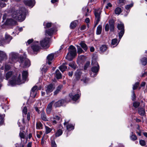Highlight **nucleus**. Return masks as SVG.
I'll return each instance as SVG.
<instances>
[{
    "label": "nucleus",
    "mask_w": 147,
    "mask_h": 147,
    "mask_svg": "<svg viewBox=\"0 0 147 147\" xmlns=\"http://www.w3.org/2000/svg\"><path fill=\"white\" fill-rule=\"evenodd\" d=\"M28 75V72L26 71H23L22 73V80L21 79V75L20 74L17 77L13 76L12 79L9 81L10 84L13 85L16 84L20 85L24 83L26 81Z\"/></svg>",
    "instance_id": "1"
},
{
    "label": "nucleus",
    "mask_w": 147,
    "mask_h": 147,
    "mask_svg": "<svg viewBox=\"0 0 147 147\" xmlns=\"http://www.w3.org/2000/svg\"><path fill=\"white\" fill-rule=\"evenodd\" d=\"M24 10V8L22 7L14 11L12 14V18L20 22L23 21L26 17Z\"/></svg>",
    "instance_id": "2"
},
{
    "label": "nucleus",
    "mask_w": 147,
    "mask_h": 147,
    "mask_svg": "<svg viewBox=\"0 0 147 147\" xmlns=\"http://www.w3.org/2000/svg\"><path fill=\"white\" fill-rule=\"evenodd\" d=\"M69 49L70 50L67 53L65 58L69 61H71L72 60L73 58L76 55V50L75 47L72 45L70 46Z\"/></svg>",
    "instance_id": "3"
},
{
    "label": "nucleus",
    "mask_w": 147,
    "mask_h": 147,
    "mask_svg": "<svg viewBox=\"0 0 147 147\" xmlns=\"http://www.w3.org/2000/svg\"><path fill=\"white\" fill-rule=\"evenodd\" d=\"M101 11L99 9H95L94 11V14L95 17L94 27L95 28L100 21V14Z\"/></svg>",
    "instance_id": "4"
},
{
    "label": "nucleus",
    "mask_w": 147,
    "mask_h": 147,
    "mask_svg": "<svg viewBox=\"0 0 147 147\" xmlns=\"http://www.w3.org/2000/svg\"><path fill=\"white\" fill-rule=\"evenodd\" d=\"M70 100L69 99L68 97H66L64 99H62L58 100V101L54 102L53 106L55 108L59 107L62 106L63 104L69 102Z\"/></svg>",
    "instance_id": "5"
},
{
    "label": "nucleus",
    "mask_w": 147,
    "mask_h": 147,
    "mask_svg": "<svg viewBox=\"0 0 147 147\" xmlns=\"http://www.w3.org/2000/svg\"><path fill=\"white\" fill-rule=\"evenodd\" d=\"M19 59L21 65H23L24 67H28L30 66V61L28 59L26 58L25 56H20Z\"/></svg>",
    "instance_id": "6"
},
{
    "label": "nucleus",
    "mask_w": 147,
    "mask_h": 147,
    "mask_svg": "<svg viewBox=\"0 0 147 147\" xmlns=\"http://www.w3.org/2000/svg\"><path fill=\"white\" fill-rule=\"evenodd\" d=\"M117 28L118 29V32L119 39L120 40L124 33V26L123 24L121 23L118 24L117 25Z\"/></svg>",
    "instance_id": "7"
},
{
    "label": "nucleus",
    "mask_w": 147,
    "mask_h": 147,
    "mask_svg": "<svg viewBox=\"0 0 147 147\" xmlns=\"http://www.w3.org/2000/svg\"><path fill=\"white\" fill-rule=\"evenodd\" d=\"M92 64L94 65H97V66L93 67L91 68L92 71L97 74L99 69V67L98 64L95 60H93L92 61Z\"/></svg>",
    "instance_id": "8"
},
{
    "label": "nucleus",
    "mask_w": 147,
    "mask_h": 147,
    "mask_svg": "<svg viewBox=\"0 0 147 147\" xmlns=\"http://www.w3.org/2000/svg\"><path fill=\"white\" fill-rule=\"evenodd\" d=\"M55 88L54 84H51L46 87L45 91L47 94L52 92Z\"/></svg>",
    "instance_id": "9"
},
{
    "label": "nucleus",
    "mask_w": 147,
    "mask_h": 147,
    "mask_svg": "<svg viewBox=\"0 0 147 147\" xmlns=\"http://www.w3.org/2000/svg\"><path fill=\"white\" fill-rule=\"evenodd\" d=\"M31 48L33 52H37L39 51L40 49V47L39 45L38 42H34L32 45Z\"/></svg>",
    "instance_id": "10"
},
{
    "label": "nucleus",
    "mask_w": 147,
    "mask_h": 147,
    "mask_svg": "<svg viewBox=\"0 0 147 147\" xmlns=\"http://www.w3.org/2000/svg\"><path fill=\"white\" fill-rule=\"evenodd\" d=\"M50 38H45L44 40L40 41L41 46L42 47H46L48 45L49 42Z\"/></svg>",
    "instance_id": "11"
},
{
    "label": "nucleus",
    "mask_w": 147,
    "mask_h": 147,
    "mask_svg": "<svg viewBox=\"0 0 147 147\" xmlns=\"http://www.w3.org/2000/svg\"><path fill=\"white\" fill-rule=\"evenodd\" d=\"M55 102V101L54 100H53L50 102L48 105L46 109V113L48 115H49L51 113L53 105L54 103Z\"/></svg>",
    "instance_id": "12"
},
{
    "label": "nucleus",
    "mask_w": 147,
    "mask_h": 147,
    "mask_svg": "<svg viewBox=\"0 0 147 147\" xmlns=\"http://www.w3.org/2000/svg\"><path fill=\"white\" fill-rule=\"evenodd\" d=\"M82 74V72L81 70H77L75 74V78L74 79V80L75 81H79L80 79Z\"/></svg>",
    "instance_id": "13"
},
{
    "label": "nucleus",
    "mask_w": 147,
    "mask_h": 147,
    "mask_svg": "<svg viewBox=\"0 0 147 147\" xmlns=\"http://www.w3.org/2000/svg\"><path fill=\"white\" fill-rule=\"evenodd\" d=\"M24 3L26 5L33 7L35 4L34 0H26L24 1Z\"/></svg>",
    "instance_id": "14"
},
{
    "label": "nucleus",
    "mask_w": 147,
    "mask_h": 147,
    "mask_svg": "<svg viewBox=\"0 0 147 147\" xmlns=\"http://www.w3.org/2000/svg\"><path fill=\"white\" fill-rule=\"evenodd\" d=\"M64 125H66L67 129L69 131L73 130L74 128V126L73 125L71 124H69L68 122H65L64 123Z\"/></svg>",
    "instance_id": "15"
},
{
    "label": "nucleus",
    "mask_w": 147,
    "mask_h": 147,
    "mask_svg": "<svg viewBox=\"0 0 147 147\" xmlns=\"http://www.w3.org/2000/svg\"><path fill=\"white\" fill-rule=\"evenodd\" d=\"M12 39V37L9 35L6 34L5 35V39H4L6 44H8Z\"/></svg>",
    "instance_id": "16"
},
{
    "label": "nucleus",
    "mask_w": 147,
    "mask_h": 147,
    "mask_svg": "<svg viewBox=\"0 0 147 147\" xmlns=\"http://www.w3.org/2000/svg\"><path fill=\"white\" fill-rule=\"evenodd\" d=\"M69 96L71 98V99L74 101H76L80 97L79 94H75L73 95L72 93H71L69 94Z\"/></svg>",
    "instance_id": "17"
},
{
    "label": "nucleus",
    "mask_w": 147,
    "mask_h": 147,
    "mask_svg": "<svg viewBox=\"0 0 147 147\" xmlns=\"http://www.w3.org/2000/svg\"><path fill=\"white\" fill-rule=\"evenodd\" d=\"M54 57V54L53 53H51L48 55L47 57V63L49 65L51 64V61L53 59Z\"/></svg>",
    "instance_id": "18"
},
{
    "label": "nucleus",
    "mask_w": 147,
    "mask_h": 147,
    "mask_svg": "<svg viewBox=\"0 0 147 147\" xmlns=\"http://www.w3.org/2000/svg\"><path fill=\"white\" fill-rule=\"evenodd\" d=\"M110 26V30L111 32H113L114 30L115 22L113 20H111L109 22Z\"/></svg>",
    "instance_id": "19"
},
{
    "label": "nucleus",
    "mask_w": 147,
    "mask_h": 147,
    "mask_svg": "<svg viewBox=\"0 0 147 147\" xmlns=\"http://www.w3.org/2000/svg\"><path fill=\"white\" fill-rule=\"evenodd\" d=\"M40 117L41 119L43 121H48L46 114L44 110H42L41 111Z\"/></svg>",
    "instance_id": "20"
},
{
    "label": "nucleus",
    "mask_w": 147,
    "mask_h": 147,
    "mask_svg": "<svg viewBox=\"0 0 147 147\" xmlns=\"http://www.w3.org/2000/svg\"><path fill=\"white\" fill-rule=\"evenodd\" d=\"M11 59L13 62H16L18 60V55L16 54L13 53L11 54Z\"/></svg>",
    "instance_id": "21"
},
{
    "label": "nucleus",
    "mask_w": 147,
    "mask_h": 147,
    "mask_svg": "<svg viewBox=\"0 0 147 147\" xmlns=\"http://www.w3.org/2000/svg\"><path fill=\"white\" fill-rule=\"evenodd\" d=\"M54 30L53 28H51L46 30L45 31V34L46 35H48L50 36H51L53 34Z\"/></svg>",
    "instance_id": "22"
},
{
    "label": "nucleus",
    "mask_w": 147,
    "mask_h": 147,
    "mask_svg": "<svg viewBox=\"0 0 147 147\" xmlns=\"http://www.w3.org/2000/svg\"><path fill=\"white\" fill-rule=\"evenodd\" d=\"M63 86L62 84L59 85L56 88V90L54 92V95H57L60 91L63 88Z\"/></svg>",
    "instance_id": "23"
},
{
    "label": "nucleus",
    "mask_w": 147,
    "mask_h": 147,
    "mask_svg": "<svg viewBox=\"0 0 147 147\" xmlns=\"http://www.w3.org/2000/svg\"><path fill=\"white\" fill-rule=\"evenodd\" d=\"M55 75V77L57 79H60L62 78L61 74L58 69L56 70Z\"/></svg>",
    "instance_id": "24"
},
{
    "label": "nucleus",
    "mask_w": 147,
    "mask_h": 147,
    "mask_svg": "<svg viewBox=\"0 0 147 147\" xmlns=\"http://www.w3.org/2000/svg\"><path fill=\"white\" fill-rule=\"evenodd\" d=\"M79 45H80L82 48L85 51H87L88 49V47L85 43L83 42H81L79 44Z\"/></svg>",
    "instance_id": "25"
},
{
    "label": "nucleus",
    "mask_w": 147,
    "mask_h": 147,
    "mask_svg": "<svg viewBox=\"0 0 147 147\" xmlns=\"http://www.w3.org/2000/svg\"><path fill=\"white\" fill-rule=\"evenodd\" d=\"M138 112L139 114L141 116H143L145 113V110L143 108H138Z\"/></svg>",
    "instance_id": "26"
},
{
    "label": "nucleus",
    "mask_w": 147,
    "mask_h": 147,
    "mask_svg": "<svg viewBox=\"0 0 147 147\" xmlns=\"http://www.w3.org/2000/svg\"><path fill=\"white\" fill-rule=\"evenodd\" d=\"M78 21L77 20L74 21L71 23L70 25V28L71 29L74 28L77 25V23Z\"/></svg>",
    "instance_id": "27"
},
{
    "label": "nucleus",
    "mask_w": 147,
    "mask_h": 147,
    "mask_svg": "<svg viewBox=\"0 0 147 147\" xmlns=\"http://www.w3.org/2000/svg\"><path fill=\"white\" fill-rule=\"evenodd\" d=\"M108 48V47L106 45H102L100 48V51L102 53L104 52Z\"/></svg>",
    "instance_id": "28"
},
{
    "label": "nucleus",
    "mask_w": 147,
    "mask_h": 147,
    "mask_svg": "<svg viewBox=\"0 0 147 147\" xmlns=\"http://www.w3.org/2000/svg\"><path fill=\"white\" fill-rule=\"evenodd\" d=\"M102 26L101 25H99L97 27L96 34L97 35L101 34L102 32Z\"/></svg>",
    "instance_id": "29"
},
{
    "label": "nucleus",
    "mask_w": 147,
    "mask_h": 147,
    "mask_svg": "<svg viewBox=\"0 0 147 147\" xmlns=\"http://www.w3.org/2000/svg\"><path fill=\"white\" fill-rule=\"evenodd\" d=\"M59 69L63 72L67 69V67L65 65V64L63 63L59 67Z\"/></svg>",
    "instance_id": "30"
},
{
    "label": "nucleus",
    "mask_w": 147,
    "mask_h": 147,
    "mask_svg": "<svg viewBox=\"0 0 147 147\" xmlns=\"http://www.w3.org/2000/svg\"><path fill=\"white\" fill-rule=\"evenodd\" d=\"M130 137L131 140L133 141H135L137 140V136L133 132H131V135Z\"/></svg>",
    "instance_id": "31"
},
{
    "label": "nucleus",
    "mask_w": 147,
    "mask_h": 147,
    "mask_svg": "<svg viewBox=\"0 0 147 147\" xmlns=\"http://www.w3.org/2000/svg\"><path fill=\"white\" fill-rule=\"evenodd\" d=\"M62 130L61 129H59L57 131L55 134V136L56 137H59L62 134Z\"/></svg>",
    "instance_id": "32"
},
{
    "label": "nucleus",
    "mask_w": 147,
    "mask_h": 147,
    "mask_svg": "<svg viewBox=\"0 0 147 147\" xmlns=\"http://www.w3.org/2000/svg\"><path fill=\"white\" fill-rule=\"evenodd\" d=\"M142 64L143 65H145L147 64V59L146 57H144L141 59Z\"/></svg>",
    "instance_id": "33"
},
{
    "label": "nucleus",
    "mask_w": 147,
    "mask_h": 147,
    "mask_svg": "<svg viewBox=\"0 0 147 147\" xmlns=\"http://www.w3.org/2000/svg\"><path fill=\"white\" fill-rule=\"evenodd\" d=\"M69 65L73 68L74 70H75L77 68V65L74 62H71L69 63Z\"/></svg>",
    "instance_id": "34"
},
{
    "label": "nucleus",
    "mask_w": 147,
    "mask_h": 147,
    "mask_svg": "<svg viewBox=\"0 0 147 147\" xmlns=\"http://www.w3.org/2000/svg\"><path fill=\"white\" fill-rule=\"evenodd\" d=\"M119 42L118 41V40L117 38H115L113 39L112 40L111 44L112 45H117Z\"/></svg>",
    "instance_id": "35"
},
{
    "label": "nucleus",
    "mask_w": 147,
    "mask_h": 147,
    "mask_svg": "<svg viewBox=\"0 0 147 147\" xmlns=\"http://www.w3.org/2000/svg\"><path fill=\"white\" fill-rule=\"evenodd\" d=\"M77 51L78 53L80 55V54L83 53H84V51L82 50V48L78 46L77 45Z\"/></svg>",
    "instance_id": "36"
},
{
    "label": "nucleus",
    "mask_w": 147,
    "mask_h": 147,
    "mask_svg": "<svg viewBox=\"0 0 147 147\" xmlns=\"http://www.w3.org/2000/svg\"><path fill=\"white\" fill-rule=\"evenodd\" d=\"M43 25L45 26V28L46 29L47 28H50L52 26V23L50 22L45 23L44 22V23Z\"/></svg>",
    "instance_id": "37"
},
{
    "label": "nucleus",
    "mask_w": 147,
    "mask_h": 147,
    "mask_svg": "<svg viewBox=\"0 0 147 147\" xmlns=\"http://www.w3.org/2000/svg\"><path fill=\"white\" fill-rule=\"evenodd\" d=\"M27 109L26 107H24L22 109V113L23 117H24V115H26L27 114Z\"/></svg>",
    "instance_id": "38"
},
{
    "label": "nucleus",
    "mask_w": 147,
    "mask_h": 147,
    "mask_svg": "<svg viewBox=\"0 0 147 147\" xmlns=\"http://www.w3.org/2000/svg\"><path fill=\"white\" fill-rule=\"evenodd\" d=\"M42 125L40 122H38L36 123V128L37 129H40L42 128Z\"/></svg>",
    "instance_id": "39"
},
{
    "label": "nucleus",
    "mask_w": 147,
    "mask_h": 147,
    "mask_svg": "<svg viewBox=\"0 0 147 147\" xmlns=\"http://www.w3.org/2000/svg\"><path fill=\"white\" fill-rule=\"evenodd\" d=\"M121 12V8L118 7L115 10V13L116 14H119Z\"/></svg>",
    "instance_id": "40"
},
{
    "label": "nucleus",
    "mask_w": 147,
    "mask_h": 147,
    "mask_svg": "<svg viewBox=\"0 0 147 147\" xmlns=\"http://www.w3.org/2000/svg\"><path fill=\"white\" fill-rule=\"evenodd\" d=\"M12 75V71H9L6 74V79L8 80Z\"/></svg>",
    "instance_id": "41"
},
{
    "label": "nucleus",
    "mask_w": 147,
    "mask_h": 147,
    "mask_svg": "<svg viewBox=\"0 0 147 147\" xmlns=\"http://www.w3.org/2000/svg\"><path fill=\"white\" fill-rule=\"evenodd\" d=\"M139 84V82H137L133 85V90H135L137 89V88L138 87Z\"/></svg>",
    "instance_id": "42"
},
{
    "label": "nucleus",
    "mask_w": 147,
    "mask_h": 147,
    "mask_svg": "<svg viewBox=\"0 0 147 147\" xmlns=\"http://www.w3.org/2000/svg\"><path fill=\"white\" fill-rule=\"evenodd\" d=\"M140 103L138 102L135 101L133 103V106L136 108H138L140 105Z\"/></svg>",
    "instance_id": "43"
},
{
    "label": "nucleus",
    "mask_w": 147,
    "mask_h": 147,
    "mask_svg": "<svg viewBox=\"0 0 147 147\" xmlns=\"http://www.w3.org/2000/svg\"><path fill=\"white\" fill-rule=\"evenodd\" d=\"M81 81H83L84 83H87L89 81V79L88 78H87L86 76H84L82 79L81 80Z\"/></svg>",
    "instance_id": "44"
},
{
    "label": "nucleus",
    "mask_w": 147,
    "mask_h": 147,
    "mask_svg": "<svg viewBox=\"0 0 147 147\" xmlns=\"http://www.w3.org/2000/svg\"><path fill=\"white\" fill-rule=\"evenodd\" d=\"M38 90V86H35L32 88L31 91L37 93V91Z\"/></svg>",
    "instance_id": "45"
},
{
    "label": "nucleus",
    "mask_w": 147,
    "mask_h": 147,
    "mask_svg": "<svg viewBox=\"0 0 147 147\" xmlns=\"http://www.w3.org/2000/svg\"><path fill=\"white\" fill-rule=\"evenodd\" d=\"M37 94V92H34L33 91H31L30 92V96L33 98H35Z\"/></svg>",
    "instance_id": "46"
},
{
    "label": "nucleus",
    "mask_w": 147,
    "mask_h": 147,
    "mask_svg": "<svg viewBox=\"0 0 147 147\" xmlns=\"http://www.w3.org/2000/svg\"><path fill=\"white\" fill-rule=\"evenodd\" d=\"M45 128L46 130V133L47 134L50 132L52 130L48 126H45Z\"/></svg>",
    "instance_id": "47"
},
{
    "label": "nucleus",
    "mask_w": 147,
    "mask_h": 147,
    "mask_svg": "<svg viewBox=\"0 0 147 147\" xmlns=\"http://www.w3.org/2000/svg\"><path fill=\"white\" fill-rule=\"evenodd\" d=\"M5 44H6L4 41V38L1 39L0 40V46H3Z\"/></svg>",
    "instance_id": "48"
},
{
    "label": "nucleus",
    "mask_w": 147,
    "mask_h": 147,
    "mask_svg": "<svg viewBox=\"0 0 147 147\" xmlns=\"http://www.w3.org/2000/svg\"><path fill=\"white\" fill-rule=\"evenodd\" d=\"M90 64V62L89 61L87 62L84 67V69L85 70H86L87 68L89 67V65Z\"/></svg>",
    "instance_id": "49"
},
{
    "label": "nucleus",
    "mask_w": 147,
    "mask_h": 147,
    "mask_svg": "<svg viewBox=\"0 0 147 147\" xmlns=\"http://www.w3.org/2000/svg\"><path fill=\"white\" fill-rule=\"evenodd\" d=\"M139 142L140 144L142 146H144L146 145V142L143 140H140Z\"/></svg>",
    "instance_id": "50"
},
{
    "label": "nucleus",
    "mask_w": 147,
    "mask_h": 147,
    "mask_svg": "<svg viewBox=\"0 0 147 147\" xmlns=\"http://www.w3.org/2000/svg\"><path fill=\"white\" fill-rule=\"evenodd\" d=\"M133 6V4H131L129 5H126L125 7V8L126 9L128 10L130 9L131 7H132Z\"/></svg>",
    "instance_id": "51"
},
{
    "label": "nucleus",
    "mask_w": 147,
    "mask_h": 147,
    "mask_svg": "<svg viewBox=\"0 0 147 147\" xmlns=\"http://www.w3.org/2000/svg\"><path fill=\"white\" fill-rule=\"evenodd\" d=\"M19 136L21 139H24L25 138V135L23 132H20L19 134Z\"/></svg>",
    "instance_id": "52"
},
{
    "label": "nucleus",
    "mask_w": 147,
    "mask_h": 147,
    "mask_svg": "<svg viewBox=\"0 0 147 147\" xmlns=\"http://www.w3.org/2000/svg\"><path fill=\"white\" fill-rule=\"evenodd\" d=\"M105 30L106 31H108L109 30V26L108 24H106L105 27Z\"/></svg>",
    "instance_id": "53"
},
{
    "label": "nucleus",
    "mask_w": 147,
    "mask_h": 147,
    "mask_svg": "<svg viewBox=\"0 0 147 147\" xmlns=\"http://www.w3.org/2000/svg\"><path fill=\"white\" fill-rule=\"evenodd\" d=\"M52 147H57V145L54 141H52L51 143Z\"/></svg>",
    "instance_id": "54"
},
{
    "label": "nucleus",
    "mask_w": 147,
    "mask_h": 147,
    "mask_svg": "<svg viewBox=\"0 0 147 147\" xmlns=\"http://www.w3.org/2000/svg\"><path fill=\"white\" fill-rule=\"evenodd\" d=\"M119 1L120 5H124L125 3V0H119Z\"/></svg>",
    "instance_id": "55"
},
{
    "label": "nucleus",
    "mask_w": 147,
    "mask_h": 147,
    "mask_svg": "<svg viewBox=\"0 0 147 147\" xmlns=\"http://www.w3.org/2000/svg\"><path fill=\"white\" fill-rule=\"evenodd\" d=\"M6 5V4L4 3L1 2L0 1V6L1 7H5Z\"/></svg>",
    "instance_id": "56"
},
{
    "label": "nucleus",
    "mask_w": 147,
    "mask_h": 147,
    "mask_svg": "<svg viewBox=\"0 0 147 147\" xmlns=\"http://www.w3.org/2000/svg\"><path fill=\"white\" fill-rule=\"evenodd\" d=\"M96 74L94 73V72H93L92 71V72L90 73V76L92 77H94L96 76Z\"/></svg>",
    "instance_id": "57"
},
{
    "label": "nucleus",
    "mask_w": 147,
    "mask_h": 147,
    "mask_svg": "<svg viewBox=\"0 0 147 147\" xmlns=\"http://www.w3.org/2000/svg\"><path fill=\"white\" fill-rule=\"evenodd\" d=\"M86 28V25H82L80 28V29L81 30H83Z\"/></svg>",
    "instance_id": "58"
},
{
    "label": "nucleus",
    "mask_w": 147,
    "mask_h": 147,
    "mask_svg": "<svg viewBox=\"0 0 147 147\" xmlns=\"http://www.w3.org/2000/svg\"><path fill=\"white\" fill-rule=\"evenodd\" d=\"M10 67L9 65H6L5 66V70L7 71L9 69Z\"/></svg>",
    "instance_id": "59"
},
{
    "label": "nucleus",
    "mask_w": 147,
    "mask_h": 147,
    "mask_svg": "<svg viewBox=\"0 0 147 147\" xmlns=\"http://www.w3.org/2000/svg\"><path fill=\"white\" fill-rule=\"evenodd\" d=\"M3 122V118L2 116L0 115V125L2 124Z\"/></svg>",
    "instance_id": "60"
},
{
    "label": "nucleus",
    "mask_w": 147,
    "mask_h": 147,
    "mask_svg": "<svg viewBox=\"0 0 147 147\" xmlns=\"http://www.w3.org/2000/svg\"><path fill=\"white\" fill-rule=\"evenodd\" d=\"M34 40L33 39H29L28 40L27 42V43L28 44V45H29Z\"/></svg>",
    "instance_id": "61"
},
{
    "label": "nucleus",
    "mask_w": 147,
    "mask_h": 147,
    "mask_svg": "<svg viewBox=\"0 0 147 147\" xmlns=\"http://www.w3.org/2000/svg\"><path fill=\"white\" fill-rule=\"evenodd\" d=\"M30 119V114L29 112H28L27 114V119L28 121H29Z\"/></svg>",
    "instance_id": "62"
},
{
    "label": "nucleus",
    "mask_w": 147,
    "mask_h": 147,
    "mask_svg": "<svg viewBox=\"0 0 147 147\" xmlns=\"http://www.w3.org/2000/svg\"><path fill=\"white\" fill-rule=\"evenodd\" d=\"M112 6L111 4L110 3H109L107 4V6H106V9H108L109 7H111Z\"/></svg>",
    "instance_id": "63"
},
{
    "label": "nucleus",
    "mask_w": 147,
    "mask_h": 147,
    "mask_svg": "<svg viewBox=\"0 0 147 147\" xmlns=\"http://www.w3.org/2000/svg\"><path fill=\"white\" fill-rule=\"evenodd\" d=\"M32 142H30L28 144L27 146V147H32Z\"/></svg>",
    "instance_id": "64"
}]
</instances>
